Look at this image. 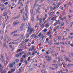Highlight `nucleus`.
Here are the masks:
<instances>
[{
  "label": "nucleus",
  "instance_id": "680f3d73",
  "mask_svg": "<svg viewBox=\"0 0 73 73\" xmlns=\"http://www.w3.org/2000/svg\"><path fill=\"white\" fill-rule=\"evenodd\" d=\"M29 55H30V56H31L32 54L30 52H29Z\"/></svg>",
  "mask_w": 73,
  "mask_h": 73
},
{
  "label": "nucleus",
  "instance_id": "58836bf2",
  "mask_svg": "<svg viewBox=\"0 0 73 73\" xmlns=\"http://www.w3.org/2000/svg\"><path fill=\"white\" fill-rule=\"evenodd\" d=\"M33 68H30L29 69V70H30L31 71L32 70H33Z\"/></svg>",
  "mask_w": 73,
  "mask_h": 73
},
{
  "label": "nucleus",
  "instance_id": "cd10ccee",
  "mask_svg": "<svg viewBox=\"0 0 73 73\" xmlns=\"http://www.w3.org/2000/svg\"><path fill=\"white\" fill-rule=\"evenodd\" d=\"M52 33V32H51L50 31H49L47 33V35H48V36H49V35H50V33Z\"/></svg>",
  "mask_w": 73,
  "mask_h": 73
},
{
  "label": "nucleus",
  "instance_id": "c9c22d12",
  "mask_svg": "<svg viewBox=\"0 0 73 73\" xmlns=\"http://www.w3.org/2000/svg\"><path fill=\"white\" fill-rule=\"evenodd\" d=\"M19 60L17 59L16 60H15V62H19Z\"/></svg>",
  "mask_w": 73,
  "mask_h": 73
},
{
  "label": "nucleus",
  "instance_id": "c756f323",
  "mask_svg": "<svg viewBox=\"0 0 73 73\" xmlns=\"http://www.w3.org/2000/svg\"><path fill=\"white\" fill-rule=\"evenodd\" d=\"M40 11H39L38 10H36V14H37V13H38V14H39V13H40Z\"/></svg>",
  "mask_w": 73,
  "mask_h": 73
},
{
  "label": "nucleus",
  "instance_id": "9d476101",
  "mask_svg": "<svg viewBox=\"0 0 73 73\" xmlns=\"http://www.w3.org/2000/svg\"><path fill=\"white\" fill-rule=\"evenodd\" d=\"M9 47H10V48H11V49H13V48H14V46L11 45H10L9 46Z\"/></svg>",
  "mask_w": 73,
  "mask_h": 73
},
{
  "label": "nucleus",
  "instance_id": "6e6552de",
  "mask_svg": "<svg viewBox=\"0 0 73 73\" xmlns=\"http://www.w3.org/2000/svg\"><path fill=\"white\" fill-rule=\"evenodd\" d=\"M19 22L17 23H16V21H15L13 23V25H17L18 24H19Z\"/></svg>",
  "mask_w": 73,
  "mask_h": 73
},
{
  "label": "nucleus",
  "instance_id": "ddd939ff",
  "mask_svg": "<svg viewBox=\"0 0 73 73\" xmlns=\"http://www.w3.org/2000/svg\"><path fill=\"white\" fill-rule=\"evenodd\" d=\"M45 38V36H44L42 37H41L40 38V41H41L42 40H43V38ZM42 38V39H41Z\"/></svg>",
  "mask_w": 73,
  "mask_h": 73
},
{
  "label": "nucleus",
  "instance_id": "49530a36",
  "mask_svg": "<svg viewBox=\"0 0 73 73\" xmlns=\"http://www.w3.org/2000/svg\"><path fill=\"white\" fill-rule=\"evenodd\" d=\"M62 63L63 65H65L66 64L64 62H62Z\"/></svg>",
  "mask_w": 73,
  "mask_h": 73
},
{
  "label": "nucleus",
  "instance_id": "bf43d9fd",
  "mask_svg": "<svg viewBox=\"0 0 73 73\" xmlns=\"http://www.w3.org/2000/svg\"><path fill=\"white\" fill-rule=\"evenodd\" d=\"M70 46H72V47H73V44L72 43V44H70Z\"/></svg>",
  "mask_w": 73,
  "mask_h": 73
},
{
  "label": "nucleus",
  "instance_id": "052dcab7",
  "mask_svg": "<svg viewBox=\"0 0 73 73\" xmlns=\"http://www.w3.org/2000/svg\"><path fill=\"white\" fill-rule=\"evenodd\" d=\"M21 63H19V66H21Z\"/></svg>",
  "mask_w": 73,
  "mask_h": 73
},
{
  "label": "nucleus",
  "instance_id": "b1692460",
  "mask_svg": "<svg viewBox=\"0 0 73 73\" xmlns=\"http://www.w3.org/2000/svg\"><path fill=\"white\" fill-rule=\"evenodd\" d=\"M21 51H22V50L21 49H19L18 50V51H17V53H19V52H21Z\"/></svg>",
  "mask_w": 73,
  "mask_h": 73
},
{
  "label": "nucleus",
  "instance_id": "603ef678",
  "mask_svg": "<svg viewBox=\"0 0 73 73\" xmlns=\"http://www.w3.org/2000/svg\"><path fill=\"white\" fill-rule=\"evenodd\" d=\"M47 23V22H46V21H45L44 23L43 24H45V23Z\"/></svg>",
  "mask_w": 73,
  "mask_h": 73
},
{
  "label": "nucleus",
  "instance_id": "473e14b6",
  "mask_svg": "<svg viewBox=\"0 0 73 73\" xmlns=\"http://www.w3.org/2000/svg\"><path fill=\"white\" fill-rule=\"evenodd\" d=\"M25 43V42H23L21 43V46H23V44H24Z\"/></svg>",
  "mask_w": 73,
  "mask_h": 73
},
{
  "label": "nucleus",
  "instance_id": "c03bdc74",
  "mask_svg": "<svg viewBox=\"0 0 73 73\" xmlns=\"http://www.w3.org/2000/svg\"><path fill=\"white\" fill-rule=\"evenodd\" d=\"M44 25V24H40L39 25L40 27H42L43 25Z\"/></svg>",
  "mask_w": 73,
  "mask_h": 73
},
{
  "label": "nucleus",
  "instance_id": "a18cd8bd",
  "mask_svg": "<svg viewBox=\"0 0 73 73\" xmlns=\"http://www.w3.org/2000/svg\"><path fill=\"white\" fill-rule=\"evenodd\" d=\"M38 16H39V15H38L37 16V17H36V19H39V17H38Z\"/></svg>",
  "mask_w": 73,
  "mask_h": 73
},
{
  "label": "nucleus",
  "instance_id": "a878e982",
  "mask_svg": "<svg viewBox=\"0 0 73 73\" xmlns=\"http://www.w3.org/2000/svg\"><path fill=\"white\" fill-rule=\"evenodd\" d=\"M48 68H50V69H52V70H55V68H53L51 67H49Z\"/></svg>",
  "mask_w": 73,
  "mask_h": 73
},
{
  "label": "nucleus",
  "instance_id": "f3484780",
  "mask_svg": "<svg viewBox=\"0 0 73 73\" xmlns=\"http://www.w3.org/2000/svg\"><path fill=\"white\" fill-rule=\"evenodd\" d=\"M29 40V39H26L25 40V42H27Z\"/></svg>",
  "mask_w": 73,
  "mask_h": 73
},
{
  "label": "nucleus",
  "instance_id": "13d9d810",
  "mask_svg": "<svg viewBox=\"0 0 73 73\" xmlns=\"http://www.w3.org/2000/svg\"><path fill=\"white\" fill-rule=\"evenodd\" d=\"M1 58L2 59L3 58V55L2 54H1Z\"/></svg>",
  "mask_w": 73,
  "mask_h": 73
},
{
  "label": "nucleus",
  "instance_id": "f03ea898",
  "mask_svg": "<svg viewBox=\"0 0 73 73\" xmlns=\"http://www.w3.org/2000/svg\"><path fill=\"white\" fill-rule=\"evenodd\" d=\"M31 26H30L29 23H28V24H26V28H28V29H32L31 28Z\"/></svg>",
  "mask_w": 73,
  "mask_h": 73
},
{
  "label": "nucleus",
  "instance_id": "7c9ffc66",
  "mask_svg": "<svg viewBox=\"0 0 73 73\" xmlns=\"http://www.w3.org/2000/svg\"><path fill=\"white\" fill-rule=\"evenodd\" d=\"M17 57H20V56H19V54H17L15 55Z\"/></svg>",
  "mask_w": 73,
  "mask_h": 73
},
{
  "label": "nucleus",
  "instance_id": "0eeeda50",
  "mask_svg": "<svg viewBox=\"0 0 73 73\" xmlns=\"http://www.w3.org/2000/svg\"><path fill=\"white\" fill-rule=\"evenodd\" d=\"M8 66L9 68H13V63H11L10 64L8 65Z\"/></svg>",
  "mask_w": 73,
  "mask_h": 73
},
{
  "label": "nucleus",
  "instance_id": "09e8293b",
  "mask_svg": "<svg viewBox=\"0 0 73 73\" xmlns=\"http://www.w3.org/2000/svg\"><path fill=\"white\" fill-rule=\"evenodd\" d=\"M70 11H69V12H70L71 13H72V10L70 9H69Z\"/></svg>",
  "mask_w": 73,
  "mask_h": 73
},
{
  "label": "nucleus",
  "instance_id": "0e129e2a",
  "mask_svg": "<svg viewBox=\"0 0 73 73\" xmlns=\"http://www.w3.org/2000/svg\"><path fill=\"white\" fill-rule=\"evenodd\" d=\"M31 54L32 55H34V54H35V52H33V53Z\"/></svg>",
  "mask_w": 73,
  "mask_h": 73
},
{
  "label": "nucleus",
  "instance_id": "2f4dec72",
  "mask_svg": "<svg viewBox=\"0 0 73 73\" xmlns=\"http://www.w3.org/2000/svg\"><path fill=\"white\" fill-rule=\"evenodd\" d=\"M23 17L24 19V20H27V19H28V17H26V19L24 18V16H23Z\"/></svg>",
  "mask_w": 73,
  "mask_h": 73
},
{
  "label": "nucleus",
  "instance_id": "bb28decb",
  "mask_svg": "<svg viewBox=\"0 0 73 73\" xmlns=\"http://www.w3.org/2000/svg\"><path fill=\"white\" fill-rule=\"evenodd\" d=\"M31 21L32 22L34 21V17H33V18L31 19Z\"/></svg>",
  "mask_w": 73,
  "mask_h": 73
},
{
  "label": "nucleus",
  "instance_id": "69168bd1",
  "mask_svg": "<svg viewBox=\"0 0 73 73\" xmlns=\"http://www.w3.org/2000/svg\"><path fill=\"white\" fill-rule=\"evenodd\" d=\"M56 14H57V15H59L60 14V12H57L56 13Z\"/></svg>",
  "mask_w": 73,
  "mask_h": 73
},
{
  "label": "nucleus",
  "instance_id": "dca6fc26",
  "mask_svg": "<svg viewBox=\"0 0 73 73\" xmlns=\"http://www.w3.org/2000/svg\"><path fill=\"white\" fill-rule=\"evenodd\" d=\"M0 70L1 72H3V71H4V67H3L2 68H1Z\"/></svg>",
  "mask_w": 73,
  "mask_h": 73
},
{
  "label": "nucleus",
  "instance_id": "39448f33",
  "mask_svg": "<svg viewBox=\"0 0 73 73\" xmlns=\"http://www.w3.org/2000/svg\"><path fill=\"white\" fill-rule=\"evenodd\" d=\"M31 13L33 16H35V13L33 12V9L31 10L30 11Z\"/></svg>",
  "mask_w": 73,
  "mask_h": 73
},
{
  "label": "nucleus",
  "instance_id": "4468645a",
  "mask_svg": "<svg viewBox=\"0 0 73 73\" xmlns=\"http://www.w3.org/2000/svg\"><path fill=\"white\" fill-rule=\"evenodd\" d=\"M41 32H40L38 35V38H39L40 37V36H41Z\"/></svg>",
  "mask_w": 73,
  "mask_h": 73
},
{
  "label": "nucleus",
  "instance_id": "3c124183",
  "mask_svg": "<svg viewBox=\"0 0 73 73\" xmlns=\"http://www.w3.org/2000/svg\"><path fill=\"white\" fill-rule=\"evenodd\" d=\"M38 0H36L35 3H37V2H38Z\"/></svg>",
  "mask_w": 73,
  "mask_h": 73
},
{
  "label": "nucleus",
  "instance_id": "864d4df0",
  "mask_svg": "<svg viewBox=\"0 0 73 73\" xmlns=\"http://www.w3.org/2000/svg\"><path fill=\"white\" fill-rule=\"evenodd\" d=\"M35 38H36V39H37V38H38V36H36Z\"/></svg>",
  "mask_w": 73,
  "mask_h": 73
},
{
  "label": "nucleus",
  "instance_id": "8fccbe9b",
  "mask_svg": "<svg viewBox=\"0 0 73 73\" xmlns=\"http://www.w3.org/2000/svg\"><path fill=\"white\" fill-rule=\"evenodd\" d=\"M4 9V7L2 8L1 9V11H3Z\"/></svg>",
  "mask_w": 73,
  "mask_h": 73
},
{
  "label": "nucleus",
  "instance_id": "e2e57ef3",
  "mask_svg": "<svg viewBox=\"0 0 73 73\" xmlns=\"http://www.w3.org/2000/svg\"><path fill=\"white\" fill-rule=\"evenodd\" d=\"M54 17H53L52 19H51V20L52 21H53L54 20Z\"/></svg>",
  "mask_w": 73,
  "mask_h": 73
},
{
  "label": "nucleus",
  "instance_id": "774afa93",
  "mask_svg": "<svg viewBox=\"0 0 73 73\" xmlns=\"http://www.w3.org/2000/svg\"><path fill=\"white\" fill-rule=\"evenodd\" d=\"M6 73V71H4L3 72H2V73Z\"/></svg>",
  "mask_w": 73,
  "mask_h": 73
},
{
  "label": "nucleus",
  "instance_id": "5fc2aeb1",
  "mask_svg": "<svg viewBox=\"0 0 73 73\" xmlns=\"http://www.w3.org/2000/svg\"><path fill=\"white\" fill-rule=\"evenodd\" d=\"M70 64H68V65H67V67H70Z\"/></svg>",
  "mask_w": 73,
  "mask_h": 73
},
{
  "label": "nucleus",
  "instance_id": "412c9836",
  "mask_svg": "<svg viewBox=\"0 0 73 73\" xmlns=\"http://www.w3.org/2000/svg\"><path fill=\"white\" fill-rule=\"evenodd\" d=\"M48 59H46V61H50L51 60V58H49Z\"/></svg>",
  "mask_w": 73,
  "mask_h": 73
},
{
  "label": "nucleus",
  "instance_id": "20e7f679",
  "mask_svg": "<svg viewBox=\"0 0 73 73\" xmlns=\"http://www.w3.org/2000/svg\"><path fill=\"white\" fill-rule=\"evenodd\" d=\"M64 58H65V59L66 60V61H68V62H72V60H69V58L66 57H64Z\"/></svg>",
  "mask_w": 73,
  "mask_h": 73
},
{
  "label": "nucleus",
  "instance_id": "72a5a7b5",
  "mask_svg": "<svg viewBox=\"0 0 73 73\" xmlns=\"http://www.w3.org/2000/svg\"><path fill=\"white\" fill-rule=\"evenodd\" d=\"M49 27V25L48 24H46V27H48V28Z\"/></svg>",
  "mask_w": 73,
  "mask_h": 73
},
{
  "label": "nucleus",
  "instance_id": "4c0bfd02",
  "mask_svg": "<svg viewBox=\"0 0 73 73\" xmlns=\"http://www.w3.org/2000/svg\"><path fill=\"white\" fill-rule=\"evenodd\" d=\"M31 62H34V60L32 59L31 60Z\"/></svg>",
  "mask_w": 73,
  "mask_h": 73
},
{
  "label": "nucleus",
  "instance_id": "4d7b16f0",
  "mask_svg": "<svg viewBox=\"0 0 73 73\" xmlns=\"http://www.w3.org/2000/svg\"><path fill=\"white\" fill-rule=\"evenodd\" d=\"M57 37H58V38L59 40H60V37H59V36H57Z\"/></svg>",
  "mask_w": 73,
  "mask_h": 73
},
{
  "label": "nucleus",
  "instance_id": "393cba45",
  "mask_svg": "<svg viewBox=\"0 0 73 73\" xmlns=\"http://www.w3.org/2000/svg\"><path fill=\"white\" fill-rule=\"evenodd\" d=\"M57 24H58V22H56L54 24V26L55 27V26H56Z\"/></svg>",
  "mask_w": 73,
  "mask_h": 73
},
{
  "label": "nucleus",
  "instance_id": "423d86ee",
  "mask_svg": "<svg viewBox=\"0 0 73 73\" xmlns=\"http://www.w3.org/2000/svg\"><path fill=\"white\" fill-rule=\"evenodd\" d=\"M3 46L4 48V47H5V48H7H7H8V46H7V44H6V43H3Z\"/></svg>",
  "mask_w": 73,
  "mask_h": 73
},
{
  "label": "nucleus",
  "instance_id": "de8ad7c7",
  "mask_svg": "<svg viewBox=\"0 0 73 73\" xmlns=\"http://www.w3.org/2000/svg\"><path fill=\"white\" fill-rule=\"evenodd\" d=\"M71 55H72V56H70V57H72V56H73V54H71Z\"/></svg>",
  "mask_w": 73,
  "mask_h": 73
},
{
  "label": "nucleus",
  "instance_id": "6ab92c4d",
  "mask_svg": "<svg viewBox=\"0 0 73 73\" xmlns=\"http://www.w3.org/2000/svg\"><path fill=\"white\" fill-rule=\"evenodd\" d=\"M5 55H6V58L7 59V60H8V59L9 58H8V56L7 55V54L6 53L5 54Z\"/></svg>",
  "mask_w": 73,
  "mask_h": 73
},
{
  "label": "nucleus",
  "instance_id": "c85d7f7f",
  "mask_svg": "<svg viewBox=\"0 0 73 73\" xmlns=\"http://www.w3.org/2000/svg\"><path fill=\"white\" fill-rule=\"evenodd\" d=\"M23 26H24V25H23V24H22L21 25V26L20 27V29H21V28H23Z\"/></svg>",
  "mask_w": 73,
  "mask_h": 73
},
{
  "label": "nucleus",
  "instance_id": "ea45409f",
  "mask_svg": "<svg viewBox=\"0 0 73 73\" xmlns=\"http://www.w3.org/2000/svg\"><path fill=\"white\" fill-rule=\"evenodd\" d=\"M4 4L5 5H7L8 4V2H6Z\"/></svg>",
  "mask_w": 73,
  "mask_h": 73
},
{
  "label": "nucleus",
  "instance_id": "7ed1b4c3",
  "mask_svg": "<svg viewBox=\"0 0 73 73\" xmlns=\"http://www.w3.org/2000/svg\"><path fill=\"white\" fill-rule=\"evenodd\" d=\"M48 38H47L46 39L45 43H48V44H50V40L48 39Z\"/></svg>",
  "mask_w": 73,
  "mask_h": 73
},
{
  "label": "nucleus",
  "instance_id": "f8f14e48",
  "mask_svg": "<svg viewBox=\"0 0 73 73\" xmlns=\"http://www.w3.org/2000/svg\"><path fill=\"white\" fill-rule=\"evenodd\" d=\"M7 15V12H5L3 14V16H5Z\"/></svg>",
  "mask_w": 73,
  "mask_h": 73
},
{
  "label": "nucleus",
  "instance_id": "9b49d317",
  "mask_svg": "<svg viewBox=\"0 0 73 73\" xmlns=\"http://www.w3.org/2000/svg\"><path fill=\"white\" fill-rule=\"evenodd\" d=\"M35 48V46H33L32 47V48H30V49H29V51H31H31H32V50L34 49V48Z\"/></svg>",
  "mask_w": 73,
  "mask_h": 73
},
{
  "label": "nucleus",
  "instance_id": "a19ab883",
  "mask_svg": "<svg viewBox=\"0 0 73 73\" xmlns=\"http://www.w3.org/2000/svg\"><path fill=\"white\" fill-rule=\"evenodd\" d=\"M26 57V55H23V58H25Z\"/></svg>",
  "mask_w": 73,
  "mask_h": 73
},
{
  "label": "nucleus",
  "instance_id": "2eb2a0df",
  "mask_svg": "<svg viewBox=\"0 0 73 73\" xmlns=\"http://www.w3.org/2000/svg\"><path fill=\"white\" fill-rule=\"evenodd\" d=\"M15 70L13 69L11 70L10 72L11 73H13V72H15Z\"/></svg>",
  "mask_w": 73,
  "mask_h": 73
},
{
  "label": "nucleus",
  "instance_id": "e433bc0d",
  "mask_svg": "<svg viewBox=\"0 0 73 73\" xmlns=\"http://www.w3.org/2000/svg\"><path fill=\"white\" fill-rule=\"evenodd\" d=\"M30 58H31L30 57H29L28 58V59H27V61H29V60H30Z\"/></svg>",
  "mask_w": 73,
  "mask_h": 73
},
{
  "label": "nucleus",
  "instance_id": "338daca9",
  "mask_svg": "<svg viewBox=\"0 0 73 73\" xmlns=\"http://www.w3.org/2000/svg\"><path fill=\"white\" fill-rule=\"evenodd\" d=\"M60 9H61V10H64V8H63V7L61 8Z\"/></svg>",
  "mask_w": 73,
  "mask_h": 73
},
{
  "label": "nucleus",
  "instance_id": "aec40b11",
  "mask_svg": "<svg viewBox=\"0 0 73 73\" xmlns=\"http://www.w3.org/2000/svg\"><path fill=\"white\" fill-rule=\"evenodd\" d=\"M20 15H19L18 16L15 17L14 19H18V18H19V17H20Z\"/></svg>",
  "mask_w": 73,
  "mask_h": 73
},
{
  "label": "nucleus",
  "instance_id": "6e6d98bb",
  "mask_svg": "<svg viewBox=\"0 0 73 73\" xmlns=\"http://www.w3.org/2000/svg\"><path fill=\"white\" fill-rule=\"evenodd\" d=\"M46 58H49V56H45Z\"/></svg>",
  "mask_w": 73,
  "mask_h": 73
},
{
  "label": "nucleus",
  "instance_id": "f257e3e1",
  "mask_svg": "<svg viewBox=\"0 0 73 73\" xmlns=\"http://www.w3.org/2000/svg\"><path fill=\"white\" fill-rule=\"evenodd\" d=\"M33 31V29H28L27 33H28V34H27L26 35V37L27 38H28L29 37V35L32 34V32Z\"/></svg>",
  "mask_w": 73,
  "mask_h": 73
},
{
  "label": "nucleus",
  "instance_id": "f704fd0d",
  "mask_svg": "<svg viewBox=\"0 0 73 73\" xmlns=\"http://www.w3.org/2000/svg\"><path fill=\"white\" fill-rule=\"evenodd\" d=\"M18 35H17V34H14V35L13 36H15V37H16V36H18Z\"/></svg>",
  "mask_w": 73,
  "mask_h": 73
},
{
  "label": "nucleus",
  "instance_id": "a211bd4d",
  "mask_svg": "<svg viewBox=\"0 0 73 73\" xmlns=\"http://www.w3.org/2000/svg\"><path fill=\"white\" fill-rule=\"evenodd\" d=\"M23 67H21L19 68V72H20L21 71V70L23 69Z\"/></svg>",
  "mask_w": 73,
  "mask_h": 73
},
{
  "label": "nucleus",
  "instance_id": "5701e85b",
  "mask_svg": "<svg viewBox=\"0 0 73 73\" xmlns=\"http://www.w3.org/2000/svg\"><path fill=\"white\" fill-rule=\"evenodd\" d=\"M24 63L25 64V65H27V63H28V62H27V60H25Z\"/></svg>",
  "mask_w": 73,
  "mask_h": 73
},
{
  "label": "nucleus",
  "instance_id": "4be33fe9",
  "mask_svg": "<svg viewBox=\"0 0 73 73\" xmlns=\"http://www.w3.org/2000/svg\"><path fill=\"white\" fill-rule=\"evenodd\" d=\"M19 56H22L23 55V54H22V52H20L19 53Z\"/></svg>",
  "mask_w": 73,
  "mask_h": 73
},
{
  "label": "nucleus",
  "instance_id": "1a4fd4ad",
  "mask_svg": "<svg viewBox=\"0 0 73 73\" xmlns=\"http://www.w3.org/2000/svg\"><path fill=\"white\" fill-rule=\"evenodd\" d=\"M42 18H40V19H37L38 20H39V23H42Z\"/></svg>",
  "mask_w": 73,
  "mask_h": 73
},
{
  "label": "nucleus",
  "instance_id": "79ce46f5",
  "mask_svg": "<svg viewBox=\"0 0 73 73\" xmlns=\"http://www.w3.org/2000/svg\"><path fill=\"white\" fill-rule=\"evenodd\" d=\"M43 31L44 32H46V31H47V30L46 29H44L43 30Z\"/></svg>",
  "mask_w": 73,
  "mask_h": 73
},
{
  "label": "nucleus",
  "instance_id": "37998d69",
  "mask_svg": "<svg viewBox=\"0 0 73 73\" xmlns=\"http://www.w3.org/2000/svg\"><path fill=\"white\" fill-rule=\"evenodd\" d=\"M5 24H3V28H5Z\"/></svg>",
  "mask_w": 73,
  "mask_h": 73
}]
</instances>
